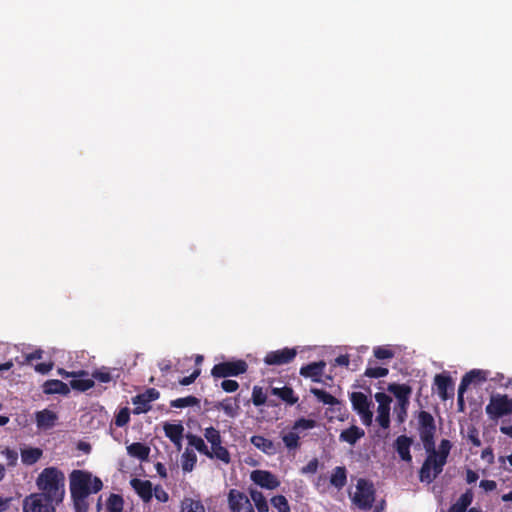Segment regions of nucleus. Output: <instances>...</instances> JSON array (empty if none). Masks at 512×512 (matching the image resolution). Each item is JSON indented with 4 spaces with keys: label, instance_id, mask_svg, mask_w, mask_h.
I'll return each instance as SVG.
<instances>
[{
    "label": "nucleus",
    "instance_id": "f257e3e1",
    "mask_svg": "<svg viewBox=\"0 0 512 512\" xmlns=\"http://www.w3.org/2000/svg\"><path fill=\"white\" fill-rule=\"evenodd\" d=\"M103 488L102 480L87 470L75 469L69 474V489L75 512H88L90 494Z\"/></svg>",
    "mask_w": 512,
    "mask_h": 512
},
{
    "label": "nucleus",
    "instance_id": "f03ea898",
    "mask_svg": "<svg viewBox=\"0 0 512 512\" xmlns=\"http://www.w3.org/2000/svg\"><path fill=\"white\" fill-rule=\"evenodd\" d=\"M39 494L49 501L61 504L65 498V475L57 467L44 468L36 478Z\"/></svg>",
    "mask_w": 512,
    "mask_h": 512
},
{
    "label": "nucleus",
    "instance_id": "7ed1b4c3",
    "mask_svg": "<svg viewBox=\"0 0 512 512\" xmlns=\"http://www.w3.org/2000/svg\"><path fill=\"white\" fill-rule=\"evenodd\" d=\"M376 498V489L372 481L359 478L356 484V491L351 496V502L358 509L370 510Z\"/></svg>",
    "mask_w": 512,
    "mask_h": 512
},
{
    "label": "nucleus",
    "instance_id": "20e7f679",
    "mask_svg": "<svg viewBox=\"0 0 512 512\" xmlns=\"http://www.w3.org/2000/svg\"><path fill=\"white\" fill-rule=\"evenodd\" d=\"M387 391L392 393L397 399V405L394 410L397 421L403 423L407 418L412 388L407 384L390 383L387 386Z\"/></svg>",
    "mask_w": 512,
    "mask_h": 512
},
{
    "label": "nucleus",
    "instance_id": "39448f33",
    "mask_svg": "<svg viewBox=\"0 0 512 512\" xmlns=\"http://www.w3.org/2000/svg\"><path fill=\"white\" fill-rule=\"evenodd\" d=\"M485 412L489 419L498 420L499 418L512 414V398L505 394H493L489 403L485 407Z\"/></svg>",
    "mask_w": 512,
    "mask_h": 512
},
{
    "label": "nucleus",
    "instance_id": "423d86ee",
    "mask_svg": "<svg viewBox=\"0 0 512 512\" xmlns=\"http://www.w3.org/2000/svg\"><path fill=\"white\" fill-rule=\"evenodd\" d=\"M350 401L353 410L360 416L365 426H370L373 421V412L371 408L374 406L372 400L362 392H352Z\"/></svg>",
    "mask_w": 512,
    "mask_h": 512
},
{
    "label": "nucleus",
    "instance_id": "0eeeda50",
    "mask_svg": "<svg viewBox=\"0 0 512 512\" xmlns=\"http://www.w3.org/2000/svg\"><path fill=\"white\" fill-rule=\"evenodd\" d=\"M248 370V364L242 359L235 361H224L215 364L211 369V375L214 378H227L233 376H239L246 373Z\"/></svg>",
    "mask_w": 512,
    "mask_h": 512
},
{
    "label": "nucleus",
    "instance_id": "6e6552de",
    "mask_svg": "<svg viewBox=\"0 0 512 512\" xmlns=\"http://www.w3.org/2000/svg\"><path fill=\"white\" fill-rule=\"evenodd\" d=\"M446 464L427 453V456L419 469V481L431 484L442 472Z\"/></svg>",
    "mask_w": 512,
    "mask_h": 512
},
{
    "label": "nucleus",
    "instance_id": "1a4fd4ad",
    "mask_svg": "<svg viewBox=\"0 0 512 512\" xmlns=\"http://www.w3.org/2000/svg\"><path fill=\"white\" fill-rule=\"evenodd\" d=\"M59 504L49 501L46 497L35 492L27 495L22 501L23 512H56Z\"/></svg>",
    "mask_w": 512,
    "mask_h": 512
},
{
    "label": "nucleus",
    "instance_id": "9d476101",
    "mask_svg": "<svg viewBox=\"0 0 512 512\" xmlns=\"http://www.w3.org/2000/svg\"><path fill=\"white\" fill-rule=\"evenodd\" d=\"M418 424L419 436L424 448L432 447V443L435 440L436 425L431 413L424 410L420 411L418 414Z\"/></svg>",
    "mask_w": 512,
    "mask_h": 512
},
{
    "label": "nucleus",
    "instance_id": "9b49d317",
    "mask_svg": "<svg viewBox=\"0 0 512 512\" xmlns=\"http://www.w3.org/2000/svg\"><path fill=\"white\" fill-rule=\"evenodd\" d=\"M160 397V392L155 388H148L143 393L137 394L132 398L135 405L133 414L140 415L151 410V402L156 401Z\"/></svg>",
    "mask_w": 512,
    "mask_h": 512
},
{
    "label": "nucleus",
    "instance_id": "f8f14e48",
    "mask_svg": "<svg viewBox=\"0 0 512 512\" xmlns=\"http://www.w3.org/2000/svg\"><path fill=\"white\" fill-rule=\"evenodd\" d=\"M227 500L231 512H255L250 498L242 491L230 489Z\"/></svg>",
    "mask_w": 512,
    "mask_h": 512
},
{
    "label": "nucleus",
    "instance_id": "ddd939ff",
    "mask_svg": "<svg viewBox=\"0 0 512 512\" xmlns=\"http://www.w3.org/2000/svg\"><path fill=\"white\" fill-rule=\"evenodd\" d=\"M297 355L295 348L285 347L283 349L270 351L264 357V363L268 366H280L291 363Z\"/></svg>",
    "mask_w": 512,
    "mask_h": 512
},
{
    "label": "nucleus",
    "instance_id": "4468645a",
    "mask_svg": "<svg viewBox=\"0 0 512 512\" xmlns=\"http://www.w3.org/2000/svg\"><path fill=\"white\" fill-rule=\"evenodd\" d=\"M434 384L437 388V394L442 401H446L454 396V383L448 374H436Z\"/></svg>",
    "mask_w": 512,
    "mask_h": 512
},
{
    "label": "nucleus",
    "instance_id": "2eb2a0df",
    "mask_svg": "<svg viewBox=\"0 0 512 512\" xmlns=\"http://www.w3.org/2000/svg\"><path fill=\"white\" fill-rule=\"evenodd\" d=\"M251 479L255 484L269 490L276 489L280 485L277 477L266 470H254L251 473Z\"/></svg>",
    "mask_w": 512,
    "mask_h": 512
},
{
    "label": "nucleus",
    "instance_id": "dca6fc26",
    "mask_svg": "<svg viewBox=\"0 0 512 512\" xmlns=\"http://www.w3.org/2000/svg\"><path fill=\"white\" fill-rule=\"evenodd\" d=\"M413 444V439L406 435H400L394 441V449L398 453L401 460L411 463L412 455L410 452V448Z\"/></svg>",
    "mask_w": 512,
    "mask_h": 512
},
{
    "label": "nucleus",
    "instance_id": "f3484780",
    "mask_svg": "<svg viewBox=\"0 0 512 512\" xmlns=\"http://www.w3.org/2000/svg\"><path fill=\"white\" fill-rule=\"evenodd\" d=\"M130 484L137 495L144 501L150 502L153 498V486L149 480L133 478Z\"/></svg>",
    "mask_w": 512,
    "mask_h": 512
},
{
    "label": "nucleus",
    "instance_id": "a211bd4d",
    "mask_svg": "<svg viewBox=\"0 0 512 512\" xmlns=\"http://www.w3.org/2000/svg\"><path fill=\"white\" fill-rule=\"evenodd\" d=\"M58 416L49 409H43L35 413V421L38 429L48 430L55 426Z\"/></svg>",
    "mask_w": 512,
    "mask_h": 512
},
{
    "label": "nucleus",
    "instance_id": "6ab92c4d",
    "mask_svg": "<svg viewBox=\"0 0 512 512\" xmlns=\"http://www.w3.org/2000/svg\"><path fill=\"white\" fill-rule=\"evenodd\" d=\"M452 447L453 445L450 440L442 439L438 449L435 448V440L432 443V447H426L424 449L426 453L432 454L434 457L446 464Z\"/></svg>",
    "mask_w": 512,
    "mask_h": 512
},
{
    "label": "nucleus",
    "instance_id": "aec40b11",
    "mask_svg": "<svg viewBox=\"0 0 512 512\" xmlns=\"http://www.w3.org/2000/svg\"><path fill=\"white\" fill-rule=\"evenodd\" d=\"M326 364L324 361L312 362L300 368V375L311 378L314 382H321V376L324 372Z\"/></svg>",
    "mask_w": 512,
    "mask_h": 512
},
{
    "label": "nucleus",
    "instance_id": "412c9836",
    "mask_svg": "<svg viewBox=\"0 0 512 512\" xmlns=\"http://www.w3.org/2000/svg\"><path fill=\"white\" fill-rule=\"evenodd\" d=\"M251 443L267 455H275L278 452L279 444L261 435H254L250 439Z\"/></svg>",
    "mask_w": 512,
    "mask_h": 512
},
{
    "label": "nucleus",
    "instance_id": "4be33fe9",
    "mask_svg": "<svg viewBox=\"0 0 512 512\" xmlns=\"http://www.w3.org/2000/svg\"><path fill=\"white\" fill-rule=\"evenodd\" d=\"M365 435V431L356 426L352 425L349 428L341 431L339 435V440L341 442H346L349 445H355L361 438H363Z\"/></svg>",
    "mask_w": 512,
    "mask_h": 512
},
{
    "label": "nucleus",
    "instance_id": "5701e85b",
    "mask_svg": "<svg viewBox=\"0 0 512 512\" xmlns=\"http://www.w3.org/2000/svg\"><path fill=\"white\" fill-rule=\"evenodd\" d=\"M215 408L217 410H223L227 416L234 418L238 415L240 410L239 397H228L223 401L215 404Z\"/></svg>",
    "mask_w": 512,
    "mask_h": 512
},
{
    "label": "nucleus",
    "instance_id": "b1692460",
    "mask_svg": "<svg viewBox=\"0 0 512 512\" xmlns=\"http://www.w3.org/2000/svg\"><path fill=\"white\" fill-rule=\"evenodd\" d=\"M489 372L481 369H473L467 372L461 379L460 384L468 388L472 383H482L487 381Z\"/></svg>",
    "mask_w": 512,
    "mask_h": 512
},
{
    "label": "nucleus",
    "instance_id": "393cba45",
    "mask_svg": "<svg viewBox=\"0 0 512 512\" xmlns=\"http://www.w3.org/2000/svg\"><path fill=\"white\" fill-rule=\"evenodd\" d=\"M43 392L45 394L67 395L70 393V387L61 380L50 379L43 384Z\"/></svg>",
    "mask_w": 512,
    "mask_h": 512
},
{
    "label": "nucleus",
    "instance_id": "a878e982",
    "mask_svg": "<svg viewBox=\"0 0 512 512\" xmlns=\"http://www.w3.org/2000/svg\"><path fill=\"white\" fill-rule=\"evenodd\" d=\"M271 394L277 396L290 406L296 404L299 400L298 396L295 395L294 390L289 386H283L281 388L273 387L271 389Z\"/></svg>",
    "mask_w": 512,
    "mask_h": 512
},
{
    "label": "nucleus",
    "instance_id": "bb28decb",
    "mask_svg": "<svg viewBox=\"0 0 512 512\" xmlns=\"http://www.w3.org/2000/svg\"><path fill=\"white\" fill-rule=\"evenodd\" d=\"M43 455L42 449L28 447L21 450V461L24 465L31 466L37 463Z\"/></svg>",
    "mask_w": 512,
    "mask_h": 512
},
{
    "label": "nucleus",
    "instance_id": "cd10ccee",
    "mask_svg": "<svg viewBox=\"0 0 512 512\" xmlns=\"http://www.w3.org/2000/svg\"><path fill=\"white\" fill-rule=\"evenodd\" d=\"M165 436L176 445H180L183 438L184 428L181 424L166 423L163 427Z\"/></svg>",
    "mask_w": 512,
    "mask_h": 512
},
{
    "label": "nucleus",
    "instance_id": "c85d7f7f",
    "mask_svg": "<svg viewBox=\"0 0 512 512\" xmlns=\"http://www.w3.org/2000/svg\"><path fill=\"white\" fill-rule=\"evenodd\" d=\"M473 501V492L471 489H467L457 500L456 503L452 504L448 509V512H466L467 508Z\"/></svg>",
    "mask_w": 512,
    "mask_h": 512
},
{
    "label": "nucleus",
    "instance_id": "c756f323",
    "mask_svg": "<svg viewBox=\"0 0 512 512\" xmlns=\"http://www.w3.org/2000/svg\"><path fill=\"white\" fill-rule=\"evenodd\" d=\"M128 454L141 461H146L150 454V447L141 442H134L127 447Z\"/></svg>",
    "mask_w": 512,
    "mask_h": 512
},
{
    "label": "nucleus",
    "instance_id": "7c9ffc66",
    "mask_svg": "<svg viewBox=\"0 0 512 512\" xmlns=\"http://www.w3.org/2000/svg\"><path fill=\"white\" fill-rule=\"evenodd\" d=\"M347 483V470L344 466H337L333 469L330 477V484L337 489H342Z\"/></svg>",
    "mask_w": 512,
    "mask_h": 512
},
{
    "label": "nucleus",
    "instance_id": "2f4dec72",
    "mask_svg": "<svg viewBox=\"0 0 512 512\" xmlns=\"http://www.w3.org/2000/svg\"><path fill=\"white\" fill-rule=\"evenodd\" d=\"M180 512H205V507L200 500L185 497L181 501Z\"/></svg>",
    "mask_w": 512,
    "mask_h": 512
},
{
    "label": "nucleus",
    "instance_id": "473e14b6",
    "mask_svg": "<svg viewBox=\"0 0 512 512\" xmlns=\"http://www.w3.org/2000/svg\"><path fill=\"white\" fill-rule=\"evenodd\" d=\"M249 494H250V498L254 502V505L258 512H268L269 511L268 502L262 492L255 490V489H250Z\"/></svg>",
    "mask_w": 512,
    "mask_h": 512
},
{
    "label": "nucleus",
    "instance_id": "72a5a7b5",
    "mask_svg": "<svg viewBox=\"0 0 512 512\" xmlns=\"http://www.w3.org/2000/svg\"><path fill=\"white\" fill-rule=\"evenodd\" d=\"M207 457L211 459L216 458L225 464H228L231 461L230 453L226 447L222 446V443L211 447L210 456Z\"/></svg>",
    "mask_w": 512,
    "mask_h": 512
},
{
    "label": "nucleus",
    "instance_id": "f704fd0d",
    "mask_svg": "<svg viewBox=\"0 0 512 512\" xmlns=\"http://www.w3.org/2000/svg\"><path fill=\"white\" fill-rule=\"evenodd\" d=\"M187 440H188V444L190 446L194 447L199 453H201L205 456H210V450L208 449L204 440L200 436H197L194 434H188Z\"/></svg>",
    "mask_w": 512,
    "mask_h": 512
},
{
    "label": "nucleus",
    "instance_id": "c9c22d12",
    "mask_svg": "<svg viewBox=\"0 0 512 512\" xmlns=\"http://www.w3.org/2000/svg\"><path fill=\"white\" fill-rule=\"evenodd\" d=\"M107 512H123L124 500L119 494H110L107 499Z\"/></svg>",
    "mask_w": 512,
    "mask_h": 512
},
{
    "label": "nucleus",
    "instance_id": "e433bc0d",
    "mask_svg": "<svg viewBox=\"0 0 512 512\" xmlns=\"http://www.w3.org/2000/svg\"><path fill=\"white\" fill-rule=\"evenodd\" d=\"M311 393L323 404L334 406L338 404V400L332 394L328 393L325 390L312 388Z\"/></svg>",
    "mask_w": 512,
    "mask_h": 512
},
{
    "label": "nucleus",
    "instance_id": "4c0bfd02",
    "mask_svg": "<svg viewBox=\"0 0 512 512\" xmlns=\"http://www.w3.org/2000/svg\"><path fill=\"white\" fill-rule=\"evenodd\" d=\"M200 404V400L192 395L177 398L170 402V406L173 408H185V407H192V406H198Z\"/></svg>",
    "mask_w": 512,
    "mask_h": 512
},
{
    "label": "nucleus",
    "instance_id": "58836bf2",
    "mask_svg": "<svg viewBox=\"0 0 512 512\" xmlns=\"http://www.w3.org/2000/svg\"><path fill=\"white\" fill-rule=\"evenodd\" d=\"M94 380L92 379H72L69 383V387L74 389V390H77V391H80V392H85L89 389H91L92 387H94Z\"/></svg>",
    "mask_w": 512,
    "mask_h": 512
},
{
    "label": "nucleus",
    "instance_id": "ea45409f",
    "mask_svg": "<svg viewBox=\"0 0 512 512\" xmlns=\"http://www.w3.org/2000/svg\"><path fill=\"white\" fill-rule=\"evenodd\" d=\"M299 440H300V437L294 430H292L289 433L284 434L282 436V441H283L284 445L286 446V448L289 450H295V449L299 448V446H300Z\"/></svg>",
    "mask_w": 512,
    "mask_h": 512
},
{
    "label": "nucleus",
    "instance_id": "a19ab883",
    "mask_svg": "<svg viewBox=\"0 0 512 512\" xmlns=\"http://www.w3.org/2000/svg\"><path fill=\"white\" fill-rule=\"evenodd\" d=\"M271 505L277 509L278 512H290V505L287 498L283 495L273 496L270 500Z\"/></svg>",
    "mask_w": 512,
    "mask_h": 512
},
{
    "label": "nucleus",
    "instance_id": "79ce46f5",
    "mask_svg": "<svg viewBox=\"0 0 512 512\" xmlns=\"http://www.w3.org/2000/svg\"><path fill=\"white\" fill-rule=\"evenodd\" d=\"M376 421L383 429L390 427V407L377 408Z\"/></svg>",
    "mask_w": 512,
    "mask_h": 512
},
{
    "label": "nucleus",
    "instance_id": "37998d69",
    "mask_svg": "<svg viewBox=\"0 0 512 512\" xmlns=\"http://www.w3.org/2000/svg\"><path fill=\"white\" fill-rule=\"evenodd\" d=\"M204 437L211 444V447L222 443L220 432L212 426L205 429Z\"/></svg>",
    "mask_w": 512,
    "mask_h": 512
},
{
    "label": "nucleus",
    "instance_id": "c03bdc74",
    "mask_svg": "<svg viewBox=\"0 0 512 512\" xmlns=\"http://www.w3.org/2000/svg\"><path fill=\"white\" fill-rule=\"evenodd\" d=\"M197 462V457L193 452H184L182 455V469L185 472H190L193 470L195 464Z\"/></svg>",
    "mask_w": 512,
    "mask_h": 512
},
{
    "label": "nucleus",
    "instance_id": "a18cd8bd",
    "mask_svg": "<svg viewBox=\"0 0 512 512\" xmlns=\"http://www.w3.org/2000/svg\"><path fill=\"white\" fill-rule=\"evenodd\" d=\"M130 421V410L128 407L121 408L115 415L114 423L117 427H124Z\"/></svg>",
    "mask_w": 512,
    "mask_h": 512
},
{
    "label": "nucleus",
    "instance_id": "49530a36",
    "mask_svg": "<svg viewBox=\"0 0 512 512\" xmlns=\"http://www.w3.org/2000/svg\"><path fill=\"white\" fill-rule=\"evenodd\" d=\"M316 421L313 420V419H306L304 417L302 418H299L297 419L293 426H292V430H294L295 432L298 431V430H308V429H313L314 427H316Z\"/></svg>",
    "mask_w": 512,
    "mask_h": 512
},
{
    "label": "nucleus",
    "instance_id": "de8ad7c7",
    "mask_svg": "<svg viewBox=\"0 0 512 512\" xmlns=\"http://www.w3.org/2000/svg\"><path fill=\"white\" fill-rule=\"evenodd\" d=\"M93 378L101 383H108L113 380V375L110 369L102 367L99 370H95L92 374Z\"/></svg>",
    "mask_w": 512,
    "mask_h": 512
},
{
    "label": "nucleus",
    "instance_id": "09e8293b",
    "mask_svg": "<svg viewBox=\"0 0 512 512\" xmlns=\"http://www.w3.org/2000/svg\"><path fill=\"white\" fill-rule=\"evenodd\" d=\"M267 396L262 387L254 386L252 391V402L255 406L259 407L266 403Z\"/></svg>",
    "mask_w": 512,
    "mask_h": 512
},
{
    "label": "nucleus",
    "instance_id": "8fccbe9b",
    "mask_svg": "<svg viewBox=\"0 0 512 512\" xmlns=\"http://www.w3.org/2000/svg\"><path fill=\"white\" fill-rule=\"evenodd\" d=\"M374 356L379 360L392 359L394 352L392 349L386 346H377L373 350Z\"/></svg>",
    "mask_w": 512,
    "mask_h": 512
},
{
    "label": "nucleus",
    "instance_id": "3c124183",
    "mask_svg": "<svg viewBox=\"0 0 512 512\" xmlns=\"http://www.w3.org/2000/svg\"><path fill=\"white\" fill-rule=\"evenodd\" d=\"M389 373V370L384 367H368L365 370L364 375L370 378H380L385 377Z\"/></svg>",
    "mask_w": 512,
    "mask_h": 512
},
{
    "label": "nucleus",
    "instance_id": "603ef678",
    "mask_svg": "<svg viewBox=\"0 0 512 512\" xmlns=\"http://www.w3.org/2000/svg\"><path fill=\"white\" fill-rule=\"evenodd\" d=\"M1 454L6 458L7 465L9 467H14L17 464V460H18L17 451L10 449V448H5L4 450H2Z\"/></svg>",
    "mask_w": 512,
    "mask_h": 512
},
{
    "label": "nucleus",
    "instance_id": "864d4df0",
    "mask_svg": "<svg viewBox=\"0 0 512 512\" xmlns=\"http://www.w3.org/2000/svg\"><path fill=\"white\" fill-rule=\"evenodd\" d=\"M374 397H375L376 402L378 403V408L390 407L392 398L389 395H387L383 392H378L375 394Z\"/></svg>",
    "mask_w": 512,
    "mask_h": 512
},
{
    "label": "nucleus",
    "instance_id": "5fc2aeb1",
    "mask_svg": "<svg viewBox=\"0 0 512 512\" xmlns=\"http://www.w3.org/2000/svg\"><path fill=\"white\" fill-rule=\"evenodd\" d=\"M153 496L159 501V502H167L169 500L168 493L163 489L161 485H157L153 488Z\"/></svg>",
    "mask_w": 512,
    "mask_h": 512
},
{
    "label": "nucleus",
    "instance_id": "6e6d98bb",
    "mask_svg": "<svg viewBox=\"0 0 512 512\" xmlns=\"http://www.w3.org/2000/svg\"><path fill=\"white\" fill-rule=\"evenodd\" d=\"M221 387L225 392L232 393L239 388V384L236 380L225 379L222 381Z\"/></svg>",
    "mask_w": 512,
    "mask_h": 512
},
{
    "label": "nucleus",
    "instance_id": "4d7b16f0",
    "mask_svg": "<svg viewBox=\"0 0 512 512\" xmlns=\"http://www.w3.org/2000/svg\"><path fill=\"white\" fill-rule=\"evenodd\" d=\"M200 373H201L200 369H195L191 375L181 378L179 380V384L182 386H188V385L192 384L198 378Z\"/></svg>",
    "mask_w": 512,
    "mask_h": 512
},
{
    "label": "nucleus",
    "instance_id": "13d9d810",
    "mask_svg": "<svg viewBox=\"0 0 512 512\" xmlns=\"http://www.w3.org/2000/svg\"><path fill=\"white\" fill-rule=\"evenodd\" d=\"M468 440L475 446L480 447L481 446V440L478 435V431L476 428H471L468 431Z\"/></svg>",
    "mask_w": 512,
    "mask_h": 512
},
{
    "label": "nucleus",
    "instance_id": "bf43d9fd",
    "mask_svg": "<svg viewBox=\"0 0 512 512\" xmlns=\"http://www.w3.org/2000/svg\"><path fill=\"white\" fill-rule=\"evenodd\" d=\"M468 388L463 387V385H459L458 387V396H457V404L460 411L464 410L465 402H464V393L466 392Z\"/></svg>",
    "mask_w": 512,
    "mask_h": 512
},
{
    "label": "nucleus",
    "instance_id": "052dcab7",
    "mask_svg": "<svg viewBox=\"0 0 512 512\" xmlns=\"http://www.w3.org/2000/svg\"><path fill=\"white\" fill-rule=\"evenodd\" d=\"M318 469V460L316 458L310 460L303 468L304 473H316Z\"/></svg>",
    "mask_w": 512,
    "mask_h": 512
},
{
    "label": "nucleus",
    "instance_id": "680f3d73",
    "mask_svg": "<svg viewBox=\"0 0 512 512\" xmlns=\"http://www.w3.org/2000/svg\"><path fill=\"white\" fill-rule=\"evenodd\" d=\"M479 486L486 492L493 491L496 489L497 484L493 480H481Z\"/></svg>",
    "mask_w": 512,
    "mask_h": 512
},
{
    "label": "nucleus",
    "instance_id": "e2e57ef3",
    "mask_svg": "<svg viewBox=\"0 0 512 512\" xmlns=\"http://www.w3.org/2000/svg\"><path fill=\"white\" fill-rule=\"evenodd\" d=\"M12 497H0V512H5L10 508Z\"/></svg>",
    "mask_w": 512,
    "mask_h": 512
},
{
    "label": "nucleus",
    "instance_id": "0e129e2a",
    "mask_svg": "<svg viewBox=\"0 0 512 512\" xmlns=\"http://www.w3.org/2000/svg\"><path fill=\"white\" fill-rule=\"evenodd\" d=\"M52 369V363H39L35 366V370L41 374H47Z\"/></svg>",
    "mask_w": 512,
    "mask_h": 512
},
{
    "label": "nucleus",
    "instance_id": "69168bd1",
    "mask_svg": "<svg viewBox=\"0 0 512 512\" xmlns=\"http://www.w3.org/2000/svg\"><path fill=\"white\" fill-rule=\"evenodd\" d=\"M59 373L64 377H74V378L88 375V373L84 370H81L79 372H67L63 369H60Z\"/></svg>",
    "mask_w": 512,
    "mask_h": 512
},
{
    "label": "nucleus",
    "instance_id": "338daca9",
    "mask_svg": "<svg viewBox=\"0 0 512 512\" xmlns=\"http://www.w3.org/2000/svg\"><path fill=\"white\" fill-rule=\"evenodd\" d=\"M479 478V475L477 472L473 471L472 469H467L466 470V482L468 484H472L474 482H476Z\"/></svg>",
    "mask_w": 512,
    "mask_h": 512
},
{
    "label": "nucleus",
    "instance_id": "774afa93",
    "mask_svg": "<svg viewBox=\"0 0 512 512\" xmlns=\"http://www.w3.org/2000/svg\"><path fill=\"white\" fill-rule=\"evenodd\" d=\"M350 363V359L348 355H339L335 358V365L338 366H348Z\"/></svg>",
    "mask_w": 512,
    "mask_h": 512
}]
</instances>
